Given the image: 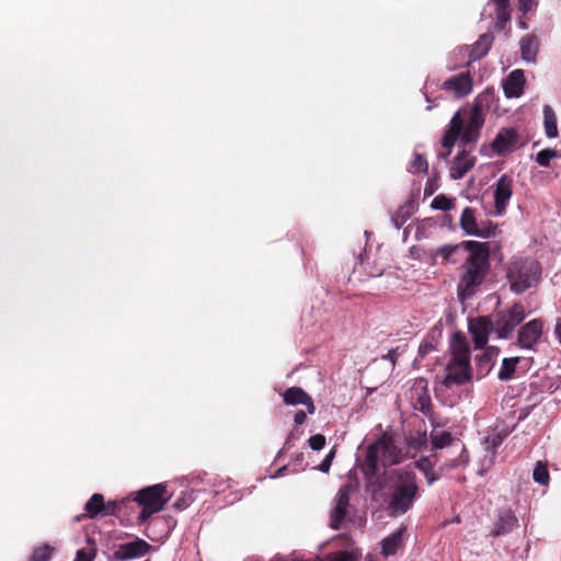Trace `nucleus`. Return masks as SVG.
I'll return each mask as SVG.
<instances>
[{"mask_svg": "<svg viewBox=\"0 0 561 561\" xmlns=\"http://www.w3.org/2000/svg\"><path fill=\"white\" fill-rule=\"evenodd\" d=\"M386 510L390 517L408 513L420 496L416 476L408 469L393 470L386 484Z\"/></svg>", "mask_w": 561, "mask_h": 561, "instance_id": "nucleus-1", "label": "nucleus"}, {"mask_svg": "<svg viewBox=\"0 0 561 561\" xmlns=\"http://www.w3.org/2000/svg\"><path fill=\"white\" fill-rule=\"evenodd\" d=\"M484 121L482 107H459L442 140L446 152L439 153V156L447 159L456 141L463 146L476 144L480 138Z\"/></svg>", "mask_w": 561, "mask_h": 561, "instance_id": "nucleus-2", "label": "nucleus"}, {"mask_svg": "<svg viewBox=\"0 0 561 561\" xmlns=\"http://www.w3.org/2000/svg\"><path fill=\"white\" fill-rule=\"evenodd\" d=\"M466 248L470 251V255L462 265V273L457 286L458 297L462 301L479 290L490 267V254L485 244L468 241Z\"/></svg>", "mask_w": 561, "mask_h": 561, "instance_id": "nucleus-3", "label": "nucleus"}, {"mask_svg": "<svg viewBox=\"0 0 561 561\" xmlns=\"http://www.w3.org/2000/svg\"><path fill=\"white\" fill-rule=\"evenodd\" d=\"M470 346L461 333H455L450 343V357L445 366L442 385L448 389L472 380Z\"/></svg>", "mask_w": 561, "mask_h": 561, "instance_id": "nucleus-4", "label": "nucleus"}, {"mask_svg": "<svg viewBox=\"0 0 561 561\" xmlns=\"http://www.w3.org/2000/svg\"><path fill=\"white\" fill-rule=\"evenodd\" d=\"M540 277L541 265L533 257H514L506 268V278L510 288L517 295L536 286Z\"/></svg>", "mask_w": 561, "mask_h": 561, "instance_id": "nucleus-5", "label": "nucleus"}, {"mask_svg": "<svg viewBox=\"0 0 561 561\" xmlns=\"http://www.w3.org/2000/svg\"><path fill=\"white\" fill-rule=\"evenodd\" d=\"M403 460L402 449L397 446L394 438L383 434L367 450V461L370 469L377 472L381 467L397 465Z\"/></svg>", "mask_w": 561, "mask_h": 561, "instance_id": "nucleus-6", "label": "nucleus"}, {"mask_svg": "<svg viewBox=\"0 0 561 561\" xmlns=\"http://www.w3.org/2000/svg\"><path fill=\"white\" fill-rule=\"evenodd\" d=\"M526 316L525 307L519 302H515L510 308L494 312L492 314V321L497 337L504 340L511 337L516 327L523 322Z\"/></svg>", "mask_w": 561, "mask_h": 561, "instance_id": "nucleus-7", "label": "nucleus"}, {"mask_svg": "<svg viewBox=\"0 0 561 561\" xmlns=\"http://www.w3.org/2000/svg\"><path fill=\"white\" fill-rule=\"evenodd\" d=\"M167 488L164 484H154L138 492L136 501L142 506L139 522H146L151 515L163 510L168 502L164 497Z\"/></svg>", "mask_w": 561, "mask_h": 561, "instance_id": "nucleus-8", "label": "nucleus"}, {"mask_svg": "<svg viewBox=\"0 0 561 561\" xmlns=\"http://www.w3.org/2000/svg\"><path fill=\"white\" fill-rule=\"evenodd\" d=\"M448 446H455L459 449V456L453 459L446 467L448 469L456 468L461 465H467L469 456L463 444L459 439L453 437L447 431H432L431 432V447L432 450L443 449Z\"/></svg>", "mask_w": 561, "mask_h": 561, "instance_id": "nucleus-9", "label": "nucleus"}, {"mask_svg": "<svg viewBox=\"0 0 561 561\" xmlns=\"http://www.w3.org/2000/svg\"><path fill=\"white\" fill-rule=\"evenodd\" d=\"M352 485L345 484L341 486L334 497V506L330 513V527L340 529L346 514L351 500Z\"/></svg>", "mask_w": 561, "mask_h": 561, "instance_id": "nucleus-10", "label": "nucleus"}, {"mask_svg": "<svg viewBox=\"0 0 561 561\" xmlns=\"http://www.w3.org/2000/svg\"><path fill=\"white\" fill-rule=\"evenodd\" d=\"M468 330L477 350L484 348L489 341V335L494 331L492 318L478 317L470 319Z\"/></svg>", "mask_w": 561, "mask_h": 561, "instance_id": "nucleus-11", "label": "nucleus"}, {"mask_svg": "<svg viewBox=\"0 0 561 561\" xmlns=\"http://www.w3.org/2000/svg\"><path fill=\"white\" fill-rule=\"evenodd\" d=\"M151 550V546L144 539L136 538L133 541L121 543L113 552V559L128 561L141 558Z\"/></svg>", "mask_w": 561, "mask_h": 561, "instance_id": "nucleus-12", "label": "nucleus"}, {"mask_svg": "<svg viewBox=\"0 0 561 561\" xmlns=\"http://www.w3.org/2000/svg\"><path fill=\"white\" fill-rule=\"evenodd\" d=\"M512 194L513 179L507 174H502L496 181L493 192L495 214L497 216L504 214Z\"/></svg>", "mask_w": 561, "mask_h": 561, "instance_id": "nucleus-13", "label": "nucleus"}, {"mask_svg": "<svg viewBox=\"0 0 561 561\" xmlns=\"http://www.w3.org/2000/svg\"><path fill=\"white\" fill-rule=\"evenodd\" d=\"M543 323L540 319H534L520 327L517 334V343L522 348L530 350L538 343L542 335Z\"/></svg>", "mask_w": 561, "mask_h": 561, "instance_id": "nucleus-14", "label": "nucleus"}, {"mask_svg": "<svg viewBox=\"0 0 561 561\" xmlns=\"http://www.w3.org/2000/svg\"><path fill=\"white\" fill-rule=\"evenodd\" d=\"M492 149L499 156L513 152L518 148V131L515 128H502L492 141Z\"/></svg>", "mask_w": 561, "mask_h": 561, "instance_id": "nucleus-15", "label": "nucleus"}, {"mask_svg": "<svg viewBox=\"0 0 561 561\" xmlns=\"http://www.w3.org/2000/svg\"><path fill=\"white\" fill-rule=\"evenodd\" d=\"M442 89L455 98L468 95L472 90V80L469 72H461L445 80Z\"/></svg>", "mask_w": 561, "mask_h": 561, "instance_id": "nucleus-16", "label": "nucleus"}, {"mask_svg": "<svg viewBox=\"0 0 561 561\" xmlns=\"http://www.w3.org/2000/svg\"><path fill=\"white\" fill-rule=\"evenodd\" d=\"M476 157L467 150L459 151L451 161L449 175L454 180L462 179L473 168Z\"/></svg>", "mask_w": 561, "mask_h": 561, "instance_id": "nucleus-17", "label": "nucleus"}, {"mask_svg": "<svg viewBox=\"0 0 561 561\" xmlns=\"http://www.w3.org/2000/svg\"><path fill=\"white\" fill-rule=\"evenodd\" d=\"M284 402L288 405L304 404L308 413L313 414L316 411L311 397L299 387H290L283 394Z\"/></svg>", "mask_w": 561, "mask_h": 561, "instance_id": "nucleus-18", "label": "nucleus"}, {"mask_svg": "<svg viewBox=\"0 0 561 561\" xmlns=\"http://www.w3.org/2000/svg\"><path fill=\"white\" fill-rule=\"evenodd\" d=\"M525 84V77L522 70L512 71L505 83H504V93L507 98H517L523 93Z\"/></svg>", "mask_w": 561, "mask_h": 561, "instance_id": "nucleus-19", "label": "nucleus"}, {"mask_svg": "<svg viewBox=\"0 0 561 561\" xmlns=\"http://www.w3.org/2000/svg\"><path fill=\"white\" fill-rule=\"evenodd\" d=\"M494 36L491 33L480 35L478 41L471 46L469 53L470 61H476L488 55L492 47Z\"/></svg>", "mask_w": 561, "mask_h": 561, "instance_id": "nucleus-20", "label": "nucleus"}, {"mask_svg": "<svg viewBox=\"0 0 561 561\" xmlns=\"http://www.w3.org/2000/svg\"><path fill=\"white\" fill-rule=\"evenodd\" d=\"M407 533V526H401L396 533L389 535L381 541V553L385 557L393 556L402 545L403 536Z\"/></svg>", "mask_w": 561, "mask_h": 561, "instance_id": "nucleus-21", "label": "nucleus"}, {"mask_svg": "<svg viewBox=\"0 0 561 561\" xmlns=\"http://www.w3.org/2000/svg\"><path fill=\"white\" fill-rule=\"evenodd\" d=\"M460 226L467 234L478 237L484 236L482 229L479 227L477 222L474 210L470 207H466L462 210Z\"/></svg>", "mask_w": 561, "mask_h": 561, "instance_id": "nucleus-22", "label": "nucleus"}, {"mask_svg": "<svg viewBox=\"0 0 561 561\" xmlns=\"http://www.w3.org/2000/svg\"><path fill=\"white\" fill-rule=\"evenodd\" d=\"M539 49V43L535 35L528 34L520 39L522 58L528 62H534Z\"/></svg>", "mask_w": 561, "mask_h": 561, "instance_id": "nucleus-23", "label": "nucleus"}, {"mask_svg": "<svg viewBox=\"0 0 561 561\" xmlns=\"http://www.w3.org/2000/svg\"><path fill=\"white\" fill-rule=\"evenodd\" d=\"M495 4V28L503 31L506 24L511 21L510 0H492Z\"/></svg>", "mask_w": 561, "mask_h": 561, "instance_id": "nucleus-24", "label": "nucleus"}, {"mask_svg": "<svg viewBox=\"0 0 561 561\" xmlns=\"http://www.w3.org/2000/svg\"><path fill=\"white\" fill-rule=\"evenodd\" d=\"M543 129L545 135L550 139L557 138L559 136L558 118L554 111L551 107H545Z\"/></svg>", "mask_w": 561, "mask_h": 561, "instance_id": "nucleus-25", "label": "nucleus"}, {"mask_svg": "<svg viewBox=\"0 0 561 561\" xmlns=\"http://www.w3.org/2000/svg\"><path fill=\"white\" fill-rule=\"evenodd\" d=\"M517 526V518L511 512H504L500 515L494 529V535H503L512 531Z\"/></svg>", "mask_w": 561, "mask_h": 561, "instance_id": "nucleus-26", "label": "nucleus"}, {"mask_svg": "<svg viewBox=\"0 0 561 561\" xmlns=\"http://www.w3.org/2000/svg\"><path fill=\"white\" fill-rule=\"evenodd\" d=\"M84 510L90 518H94L98 514L106 511L103 495L100 493L93 494L85 503Z\"/></svg>", "mask_w": 561, "mask_h": 561, "instance_id": "nucleus-27", "label": "nucleus"}, {"mask_svg": "<svg viewBox=\"0 0 561 561\" xmlns=\"http://www.w3.org/2000/svg\"><path fill=\"white\" fill-rule=\"evenodd\" d=\"M360 552L357 550H343L328 553L323 561H359Z\"/></svg>", "mask_w": 561, "mask_h": 561, "instance_id": "nucleus-28", "label": "nucleus"}, {"mask_svg": "<svg viewBox=\"0 0 561 561\" xmlns=\"http://www.w3.org/2000/svg\"><path fill=\"white\" fill-rule=\"evenodd\" d=\"M518 360V357L504 358L497 374L499 379L503 381L510 380L515 373Z\"/></svg>", "mask_w": 561, "mask_h": 561, "instance_id": "nucleus-29", "label": "nucleus"}, {"mask_svg": "<svg viewBox=\"0 0 561 561\" xmlns=\"http://www.w3.org/2000/svg\"><path fill=\"white\" fill-rule=\"evenodd\" d=\"M556 158H561V151L551 149V148H547V149L540 150L536 154L535 161L540 167L548 168L550 165L551 160H553Z\"/></svg>", "mask_w": 561, "mask_h": 561, "instance_id": "nucleus-30", "label": "nucleus"}, {"mask_svg": "<svg viewBox=\"0 0 561 561\" xmlns=\"http://www.w3.org/2000/svg\"><path fill=\"white\" fill-rule=\"evenodd\" d=\"M500 350L497 347H488L484 352L477 356V360L479 365L488 373L492 367V360L499 354Z\"/></svg>", "mask_w": 561, "mask_h": 561, "instance_id": "nucleus-31", "label": "nucleus"}, {"mask_svg": "<svg viewBox=\"0 0 561 561\" xmlns=\"http://www.w3.org/2000/svg\"><path fill=\"white\" fill-rule=\"evenodd\" d=\"M428 170V163L426 159L417 152H414L413 160L410 163L409 171L412 173H422L426 174Z\"/></svg>", "mask_w": 561, "mask_h": 561, "instance_id": "nucleus-32", "label": "nucleus"}, {"mask_svg": "<svg viewBox=\"0 0 561 561\" xmlns=\"http://www.w3.org/2000/svg\"><path fill=\"white\" fill-rule=\"evenodd\" d=\"M427 435L425 432H417L415 435H412L408 439L409 447L414 450L421 451L427 447Z\"/></svg>", "mask_w": 561, "mask_h": 561, "instance_id": "nucleus-33", "label": "nucleus"}, {"mask_svg": "<svg viewBox=\"0 0 561 561\" xmlns=\"http://www.w3.org/2000/svg\"><path fill=\"white\" fill-rule=\"evenodd\" d=\"M533 478L537 483L547 485L549 482V472L547 467L541 462H537L533 472Z\"/></svg>", "mask_w": 561, "mask_h": 561, "instance_id": "nucleus-34", "label": "nucleus"}, {"mask_svg": "<svg viewBox=\"0 0 561 561\" xmlns=\"http://www.w3.org/2000/svg\"><path fill=\"white\" fill-rule=\"evenodd\" d=\"M431 206L434 209H438V210H449L454 207V201L451 198H448L447 196L440 194V195H437L432 201Z\"/></svg>", "mask_w": 561, "mask_h": 561, "instance_id": "nucleus-35", "label": "nucleus"}, {"mask_svg": "<svg viewBox=\"0 0 561 561\" xmlns=\"http://www.w3.org/2000/svg\"><path fill=\"white\" fill-rule=\"evenodd\" d=\"M410 213L407 207H400L391 217V221L397 229H400L409 219Z\"/></svg>", "mask_w": 561, "mask_h": 561, "instance_id": "nucleus-36", "label": "nucleus"}, {"mask_svg": "<svg viewBox=\"0 0 561 561\" xmlns=\"http://www.w3.org/2000/svg\"><path fill=\"white\" fill-rule=\"evenodd\" d=\"M51 548L47 545L33 551L30 561H48L50 559Z\"/></svg>", "mask_w": 561, "mask_h": 561, "instance_id": "nucleus-37", "label": "nucleus"}, {"mask_svg": "<svg viewBox=\"0 0 561 561\" xmlns=\"http://www.w3.org/2000/svg\"><path fill=\"white\" fill-rule=\"evenodd\" d=\"M458 250V245H444L437 249L435 256L440 257L443 262H449L451 255Z\"/></svg>", "mask_w": 561, "mask_h": 561, "instance_id": "nucleus-38", "label": "nucleus"}, {"mask_svg": "<svg viewBox=\"0 0 561 561\" xmlns=\"http://www.w3.org/2000/svg\"><path fill=\"white\" fill-rule=\"evenodd\" d=\"M309 446L313 450H321L325 445V437L322 434H316L308 440Z\"/></svg>", "mask_w": 561, "mask_h": 561, "instance_id": "nucleus-39", "label": "nucleus"}, {"mask_svg": "<svg viewBox=\"0 0 561 561\" xmlns=\"http://www.w3.org/2000/svg\"><path fill=\"white\" fill-rule=\"evenodd\" d=\"M335 456V451L334 450H331L327 456L325 458L321 461V463L319 465L318 469L322 472H328L330 470V467H331V463H332V460Z\"/></svg>", "mask_w": 561, "mask_h": 561, "instance_id": "nucleus-40", "label": "nucleus"}, {"mask_svg": "<svg viewBox=\"0 0 561 561\" xmlns=\"http://www.w3.org/2000/svg\"><path fill=\"white\" fill-rule=\"evenodd\" d=\"M415 467L424 473L433 469V463L428 458L423 457L415 462Z\"/></svg>", "mask_w": 561, "mask_h": 561, "instance_id": "nucleus-41", "label": "nucleus"}, {"mask_svg": "<svg viewBox=\"0 0 561 561\" xmlns=\"http://www.w3.org/2000/svg\"><path fill=\"white\" fill-rule=\"evenodd\" d=\"M73 561H93V554L85 549H80L77 551L76 558Z\"/></svg>", "mask_w": 561, "mask_h": 561, "instance_id": "nucleus-42", "label": "nucleus"}, {"mask_svg": "<svg viewBox=\"0 0 561 561\" xmlns=\"http://www.w3.org/2000/svg\"><path fill=\"white\" fill-rule=\"evenodd\" d=\"M493 102V94L492 93H483V94H480L476 102L473 103V105H483L484 103L486 105H489L490 103Z\"/></svg>", "mask_w": 561, "mask_h": 561, "instance_id": "nucleus-43", "label": "nucleus"}, {"mask_svg": "<svg viewBox=\"0 0 561 561\" xmlns=\"http://www.w3.org/2000/svg\"><path fill=\"white\" fill-rule=\"evenodd\" d=\"M434 350V346L432 343L424 342L420 345L419 354L421 357H424L427 353L432 352Z\"/></svg>", "mask_w": 561, "mask_h": 561, "instance_id": "nucleus-44", "label": "nucleus"}, {"mask_svg": "<svg viewBox=\"0 0 561 561\" xmlns=\"http://www.w3.org/2000/svg\"><path fill=\"white\" fill-rule=\"evenodd\" d=\"M534 4V0H519V10L527 13Z\"/></svg>", "mask_w": 561, "mask_h": 561, "instance_id": "nucleus-45", "label": "nucleus"}, {"mask_svg": "<svg viewBox=\"0 0 561 561\" xmlns=\"http://www.w3.org/2000/svg\"><path fill=\"white\" fill-rule=\"evenodd\" d=\"M383 359H388L389 362L392 363V365L396 364L397 359H398V352L397 350L392 348L390 350L385 356H383Z\"/></svg>", "mask_w": 561, "mask_h": 561, "instance_id": "nucleus-46", "label": "nucleus"}, {"mask_svg": "<svg viewBox=\"0 0 561 561\" xmlns=\"http://www.w3.org/2000/svg\"><path fill=\"white\" fill-rule=\"evenodd\" d=\"M306 413L304 411H297L294 416V422L296 425H300L306 421Z\"/></svg>", "mask_w": 561, "mask_h": 561, "instance_id": "nucleus-47", "label": "nucleus"}, {"mask_svg": "<svg viewBox=\"0 0 561 561\" xmlns=\"http://www.w3.org/2000/svg\"><path fill=\"white\" fill-rule=\"evenodd\" d=\"M485 443L489 444L492 449H495L502 443V437L496 435L492 438H488Z\"/></svg>", "mask_w": 561, "mask_h": 561, "instance_id": "nucleus-48", "label": "nucleus"}, {"mask_svg": "<svg viewBox=\"0 0 561 561\" xmlns=\"http://www.w3.org/2000/svg\"><path fill=\"white\" fill-rule=\"evenodd\" d=\"M424 476L428 484H432L437 480V477L434 473L433 469L431 471L424 472Z\"/></svg>", "mask_w": 561, "mask_h": 561, "instance_id": "nucleus-49", "label": "nucleus"}, {"mask_svg": "<svg viewBox=\"0 0 561 561\" xmlns=\"http://www.w3.org/2000/svg\"><path fill=\"white\" fill-rule=\"evenodd\" d=\"M558 341L561 343V319H558L554 329Z\"/></svg>", "mask_w": 561, "mask_h": 561, "instance_id": "nucleus-50", "label": "nucleus"}, {"mask_svg": "<svg viewBox=\"0 0 561 561\" xmlns=\"http://www.w3.org/2000/svg\"><path fill=\"white\" fill-rule=\"evenodd\" d=\"M105 507H106V511L103 512L104 514L113 513L116 510V503L110 502V503H107V505H105Z\"/></svg>", "mask_w": 561, "mask_h": 561, "instance_id": "nucleus-51", "label": "nucleus"}]
</instances>
